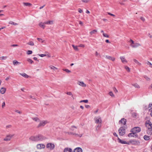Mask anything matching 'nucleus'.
<instances>
[{
	"label": "nucleus",
	"instance_id": "nucleus-1",
	"mask_svg": "<svg viewBox=\"0 0 152 152\" xmlns=\"http://www.w3.org/2000/svg\"><path fill=\"white\" fill-rule=\"evenodd\" d=\"M45 139V138L44 137L40 134H39L36 136H32L29 138L30 140L34 141H41Z\"/></svg>",
	"mask_w": 152,
	"mask_h": 152
},
{
	"label": "nucleus",
	"instance_id": "nucleus-2",
	"mask_svg": "<svg viewBox=\"0 0 152 152\" xmlns=\"http://www.w3.org/2000/svg\"><path fill=\"white\" fill-rule=\"evenodd\" d=\"M125 126L124 127H121L118 129V132L119 134L121 136H123L125 134Z\"/></svg>",
	"mask_w": 152,
	"mask_h": 152
},
{
	"label": "nucleus",
	"instance_id": "nucleus-3",
	"mask_svg": "<svg viewBox=\"0 0 152 152\" xmlns=\"http://www.w3.org/2000/svg\"><path fill=\"white\" fill-rule=\"evenodd\" d=\"M95 123H99L98 125L97 126L96 129H97L98 128V129H99L101 127V118L100 117L95 118Z\"/></svg>",
	"mask_w": 152,
	"mask_h": 152
},
{
	"label": "nucleus",
	"instance_id": "nucleus-4",
	"mask_svg": "<svg viewBox=\"0 0 152 152\" xmlns=\"http://www.w3.org/2000/svg\"><path fill=\"white\" fill-rule=\"evenodd\" d=\"M48 123V122L47 120L40 121L39 123L37 126V127L39 128L40 127L44 126Z\"/></svg>",
	"mask_w": 152,
	"mask_h": 152
},
{
	"label": "nucleus",
	"instance_id": "nucleus-5",
	"mask_svg": "<svg viewBox=\"0 0 152 152\" xmlns=\"http://www.w3.org/2000/svg\"><path fill=\"white\" fill-rule=\"evenodd\" d=\"M141 128L140 127H134V136L136 137H137V135L135 134L141 131Z\"/></svg>",
	"mask_w": 152,
	"mask_h": 152
},
{
	"label": "nucleus",
	"instance_id": "nucleus-6",
	"mask_svg": "<svg viewBox=\"0 0 152 152\" xmlns=\"http://www.w3.org/2000/svg\"><path fill=\"white\" fill-rule=\"evenodd\" d=\"M14 134H9L6 136L4 139V140L5 141H8L11 140L12 138L14 136Z\"/></svg>",
	"mask_w": 152,
	"mask_h": 152
},
{
	"label": "nucleus",
	"instance_id": "nucleus-7",
	"mask_svg": "<svg viewBox=\"0 0 152 152\" xmlns=\"http://www.w3.org/2000/svg\"><path fill=\"white\" fill-rule=\"evenodd\" d=\"M46 147L47 148H48L50 150H52L54 148L55 145L53 144L49 143L47 144Z\"/></svg>",
	"mask_w": 152,
	"mask_h": 152
},
{
	"label": "nucleus",
	"instance_id": "nucleus-8",
	"mask_svg": "<svg viewBox=\"0 0 152 152\" xmlns=\"http://www.w3.org/2000/svg\"><path fill=\"white\" fill-rule=\"evenodd\" d=\"M145 124L147 129L152 128V124L150 121H146Z\"/></svg>",
	"mask_w": 152,
	"mask_h": 152
},
{
	"label": "nucleus",
	"instance_id": "nucleus-9",
	"mask_svg": "<svg viewBox=\"0 0 152 152\" xmlns=\"http://www.w3.org/2000/svg\"><path fill=\"white\" fill-rule=\"evenodd\" d=\"M118 140L119 142L123 144H129L130 143H131L132 142L131 141H130L129 142H127L120 139L119 137L118 138Z\"/></svg>",
	"mask_w": 152,
	"mask_h": 152
},
{
	"label": "nucleus",
	"instance_id": "nucleus-10",
	"mask_svg": "<svg viewBox=\"0 0 152 152\" xmlns=\"http://www.w3.org/2000/svg\"><path fill=\"white\" fill-rule=\"evenodd\" d=\"M126 120L124 118H122L119 121V123L122 125H126Z\"/></svg>",
	"mask_w": 152,
	"mask_h": 152
},
{
	"label": "nucleus",
	"instance_id": "nucleus-11",
	"mask_svg": "<svg viewBox=\"0 0 152 152\" xmlns=\"http://www.w3.org/2000/svg\"><path fill=\"white\" fill-rule=\"evenodd\" d=\"M120 58L121 61L122 63L124 64H125L127 63V61L125 58V57L124 56H121Z\"/></svg>",
	"mask_w": 152,
	"mask_h": 152
},
{
	"label": "nucleus",
	"instance_id": "nucleus-12",
	"mask_svg": "<svg viewBox=\"0 0 152 152\" xmlns=\"http://www.w3.org/2000/svg\"><path fill=\"white\" fill-rule=\"evenodd\" d=\"M77 83L79 85L83 87H85L86 86V84L83 81H78Z\"/></svg>",
	"mask_w": 152,
	"mask_h": 152
},
{
	"label": "nucleus",
	"instance_id": "nucleus-13",
	"mask_svg": "<svg viewBox=\"0 0 152 152\" xmlns=\"http://www.w3.org/2000/svg\"><path fill=\"white\" fill-rule=\"evenodd\" d=\"M37 148L38 149H41V148H44L45 147V146L43 144H38L37 146Z\"/></svg>",
	"mask_w": 152,
	"mask_h": 152
},
{
	"label": "nucleus",
	"instance_id": "nucleus-14",
	"mask_svg": "<svg viewBox=\"0 0 152 152\" xmlns=\"http://www.w3.org/2000/svg\"><path fill=\"white\" fill-rule=\"evenodd\" d=\"M147 133L149 135H152V128L147 129L146 130Z\"/></svg>",
	"mask_w": 152,
	"mask_h": 152
},
{
	"label": "nucleus",
	"instance_id": "nucleus-15",
	"mask_svg": "<svg viewBox=\"0 0 152 152\" xmlns=\"http://www.w3.org/2000/svg\"><path fill=\"white\" fill-rule=\"evenodd\" d=\"M106 58L107 59L111 60L113 61H114L115 60V58L109 56H106Z\"/></svg>",
	"mask_w": 152,
	"mask_h": 152
},
{
	"label": "nucleus",
	"instance_id": "nucleus-16",
	"mask_svg": "<svg viewBox=\"0 0 152 152\" xmlns=\"http://www.w3.org/2000/svg\"><path fill=\"white\" fill-rule=\"evenodd\" d=\"M73 152H83V151L81 148H77L74 150Z\"/></svg>",
	"mask_w": 152,
	"mask_h": 152
},
{
	"label": "nucleus",
	"instance_id": "nucleus-17",
	"mask_svg": "<svg viewBox=\"0 0 152 152\" xmlns=\"http://www.w3.org/2000/svg\"><path fill=\"white\" fill-rule=\"evenodd\" d=\"M6 89L4 87L1 88L0 90V93L2 94H4L6 91Z\"/></svg>",
	"mask_w": 152,
	"mask_h": 152
},
{
	"label": "nucleus",
	"instance_id": "nucleus-18",
	"mask_svg": "<svg viewBox=\"0 0 152 152\" xmlns=\"http://www.w3.org/2000/svg\"><path fill=\"white\" fill-rule=\"evenodd\" d=\"M64 152H72V151L70 148H67L64 149Z\"/></svg>",
	"mask_w": 152,
	"mask_h": 152
},
{
	"label": "nucleus",
	"instance_id": "nucleus-19",
	"mask_svg": "<svg viewBox=\"0 0 152 152\" xmlns=\"http://www.w3.org/2000/svg\"><path fill=\"white\" fill-rule=\"evenodd\" d=\"M23 4L24 6L28 7H30L32 6L31 4L28 2H23Z\"/></svg>",
	"mask_w": 152,
	"mask_h": 152
},
{
	"label": "nucleus",
	"instance_id": "nucleus-20",
	"mask_svg": "<svg viewBox=\"0 0 152 152\" xmlns=\"http://www.w3.org/2000/svg\"><path fill=\"white\" fill-rule=\"evenodd\" d=\"M126 1V0H120L119 3L121 5H125V2Z\"/></svg>",
	"mask_w": 152,
	"mask_h": 152
},
{
	"label": "nucleus",
	"instance_id": "nucleus-21",
	"mask_svg": "<svg viewBox=\"0 0 152 152\" xmlns=\"http://www.w3.org/2000/svg\"><path fill=\"white\" fill-rule=\"evenodd\" d=\"M134 144L136 145H139L140 144V142L139 140H134Z\"/></svg>",
	"mask_w": 152,
	"mask_h": 152
},
{
	"label": "nucleus",
	"instance_id": "nucleus-22",
	"mask_svg": "<svg viewBox=\"0 0 152 152\" xmlns=\"http://www.w3.org/2000/svg\"><path fill=\"white\" fill-rule=\"evenodd\" d=\"M53 23V20H49L46 22H44L45 24H52Z\"/></svg>",
	"mask_w": 152,
	"mask_h": 152
},
{
	"label": "nucleus",
	"instance_id": "nucleus-23",
	"mask_svg": "<svg viewBox=\"0 0 152 152\" xmlns=\"http://www.w3.org/2000/svg\"><path fill=\"white\" fill-rule=\"evenodd\" d=\"M49 67L50 69H52L53 70H56L58 69V68H57L55 67V66H53L51 65H50L49 66Z\"/></svg>",
	"mask_w": 152,
	"mask_h": 152
},
{
	"label": "nucleus",
	"instance_id": "nucleus-24",
	"mask_svg": "<svg viewBox=\"0 0 152 152\" xmlns=\"http://www.w3.org/2000/svg\"><path fill=\"white\" fill-rule=\"evenodd\" d=\"M144 139L146 140H148L150 139V137L146 135H145L143 137Z\"/></svg>",
	"mask_w": 152,
	"mask_h": 152
},
{
	"label": "nucleus",
	"instance_id": "nucleus-25",
	"mask_svg": "<svg viewBox=\"0 0 152 152\" xmlns=\"http://www.w3.org/2000/svg\"><path fill=\"white\" fill-rule=\"evenodd\" d=\"M72 46L73 48L75 50L77 51H79V50L78 48V46H75L74 45H72Z\"/></svg>",
	"mask_w": 152,
	"mask_h": 152
},
{
	"label": "nucleus",
	"instance_id": "nucleus-26",
	"mask_svg": "<svg viewBox=\"0 0 152 152\" xmlns=\"http://www.w3.org/2000/svg\"><path fill=\"white\" fill-rule=\"evenodd\" d=\"M97 32V30L96 29H94L90 32L89 33L91 35H92L93 34H95Z\"/></svg>",
	"mask_w": 152,
	"mask_h": 152
},
{
	"label": "nucleus",
	"instance_id": "nucleus-27",
	"mask_svg": "<svg viewBox=\"0 0 152 152\" xmlns=\"http://www.w3.org/2000/svg\"><path fill=\"white\" fill-rule=\"evenodd\" d=\"M44 24V23L41 22L39 24V25L40 27L44 29L45 28V26Z\"/></svg>",
	"mask_w": 152,
	"mask_h": 152
},
{
	"label": "nucleus",
	"instance_id": "nucleus-28",
	"mask_svg": "<svg viewBox=\"0 0 152 152\" xmlns=\"http://www.w3.org/2000/svg\"><path fill=\"white\" fill-rule=\"evenodd\" d=\"M131 133H129L128 135V136L129 137H132L133 136V129H132L131 130Z\"/></svg>",
	"mask_w": 152,
	"mask_h": 152
},
{
	"label": "nucleus",
	"instance_id": "nucleus-29",
	"mask_svg": "<svg viewBox=\"0 0 152 152\" xmlns=\"http://www.w3.org/2000/svg\"><path fill=\"white\" fill-rule=\"evenodd\" d=\"M32 119L33 120L36 122H39V119L37 117L32 118Z\"/></svg>",
	"mask_w": 152,
	"mask_h": 152
},
{
	"label": "nucleus",
	"instance_id": "nucleus-30",
	"mask_svg": "<svg viewBox=\"0 0 152 152\" xmlns=\"http://www.w3.org/2000/svg\"><path fill=\"white\" fill-rule=\"evenodd\" d=\"M13 65H14L19 64H20V63L16 60L13 61Z\"/></svg>",
	"mask_w": 152,
	"mask_h": 152
},
{
	"label": "nucleus",
	"instance_id": "nucleus-31",
	"mask_svg": "<svg viewBox=\"0 0 152 152\" xmlns=\"http://www.w3.org/2000/svg\"><path fill=\"white\" fill-rule=\"evenodd\" d=\"M20 74L23 77L26 78H28L29 77V76L28 75H27L25 73H23L22 74L20 73Z\"/></svg>",
	"mask_w": 152,
	"mask_h": 152
},
{
	"label": "nucleus",
	"instance_id": "nucleus-32",
	"mask_svg": "<svg viewBox=\"0 0 152 152\" xmlns=\"http://www.w3.org/2000/svg\"><path fill=\"white\" fill-rule=\"evenodd\" d=\"M140 46V44L138 43H134V48H137Z\"/></svg>",
	"mask_w": 152,
	"mask_h": 152
},
{
	"label": "nucleus",
	"instance_id": "nucleus-33",
	"mask_svg": "<svg viewBox=\"0 0 152 152\" xmlns=\"http://www.w3.org/2000/svg\"><path fill=\"white\" fill-rule=\"evenodd\" d=\"M9 24H11V25H15V26H16V25H18V23H14V22H13L12 21H10L9 22Z\"/></svg>",
	"mask_w": 152,
	"mask_h": 152
},
{
	"label": "nucleus",
	"instance_id": "nucleus-34",
	"mask_svg": "<svg viewBox=\"0 0 152 152\" xmlns=\"http://www.w3.org/2000/svg\"><path fill=\"white\" fill-rule=\"evenodd\" d=\"M134 86L135 88H140V86L137 83H135L134 84Z\"/></svg>",
	"mask_w": 152,
	"mask_h": 152
},
{
	"label": "nucleus",
	"instance_id": "nucleus-35",
	"mask_svg": "<svg viewBox=\"0 0 152 152\" xmlns=\"http://www.w3.org/2000/svg\"><path fill=\"white\" fill-rule=\"evenodd\" d=\"M134 62L136 64H137V65H141V64L137 60H136L134 59Z\"/></svg>",
	"mask_w": 152,
	"mask_h": 152
},
{
	"label": "nucleus",
	"instance_id": "nucleus-36",
	"mask_svg": "<svg viewBox=\"0 0 152 152\" xmlns=\"http://www.w3.org/2000/svg\"><path fill=\"white\" fill-rule=\"evenodd\" d=\"M27 44L31 46H33L34 45V42L32 41H29Z\"/></svg>",
	"mask_w": 152,
	"mask_h": 152
},
{
	"label": "nucleus",
	"instance_id": "nucleus-37",
	"mask_svg": "<svg viewBox=\"0 0 152 152\" xmlns=\"http://www.w3.org/2000/svg\"><path fill=\"white\" fill-rule=\"evenodd\" d=\"M7 56H1L0 57V60H5L7 58Z\"/></svg>",
	"mask_w": 152,
	"mask_h": 152
},
{
	"label": "nucleus",
	"instance_id": "nucleus-38",
	"mask_svg": "<svg viewBox=\"0 0 152 152\" xmlns=\"http://www.w3.org/2000/svg\"><path fill=\"white\" fill-rule=\"evenodd\" d=\"M27 61L28 62H30L31 64H32L34 62L30 58L28 59H27Z\"/></svg>",
	"mask_w": 152,
	"mask_h": 152
},
{
	"label": "nucleus",
	"instance_id": "nucleus-39",
	"mask_svg": "<svg viewBox=\"0 0 152 152\" xmlns=\"http://www.w3.org/2000/svg\"><path fill=\"white\" fill-rule=\"evenodd\" d=\"M125 68L128 72H129L130 71V68L127 66H125Z\"/></svg>",
	"mask_w": 152,
	"mask_h": 152
},
{
	"label": "nucleus",
	"instance_id": "nucleus-40",
	"mask_svg": "<svg viewBox=\"0 0 152 152\" xmlns=\"http://www.w3.org/2000/svg\"><path fill=\"white\" fill-rule=\"evenodd\" d=\"M109 94L112 97H114L115 96L113 93L111 91L109 92Z\"/></svg>",
	"mask_w": 152,
	"mask_h": 152
},
{
	"label": "nucleus",
	"instance_id": "nucleus-41",
	"mask_svg": "<svg viewBox=\"0 0 152 152\" xmlns=\"http://www.w3.org/2000/svg\"><path fill=\"white\" fill-rule=\"evenodd\" d=\"M103 37H107V38H109V36L108 34H107L106 33H104V34H103Z\"/></svg>",
	"mask_w": 152,
	"mask_h": 152
},
{
	"label": "nucleus",
	"instance_id": "nucleus-42",
	"mask_svg": "<svg viewBox=\"0 0 152 152\" xmlns=\"http://www.w3.org/2000/svg\"><path fill=\"white\" fill-rule=\"evenodd\" d=\"M146 63L148 65L150 66H151V67H152V66H152V64L149 61H146Z\"/></svg>",
	"mask_w": 152,
	"mask_h": 152
},
{
	"label": "nucleus",
	"instance_id": "nucleus-43",
	"mask_svg": "<svg viewBox=\"0 0 152 152\" xmlns=\"http://www.w3.org/2000/svg\"><path fill=\"white\" fill-rule=\"evenodd\" d=\"M77 129V127L75 126H72L71 127L70 129L72 130H74Z\"/></svg>",
	"mask_w": 152,
	"mask_h": 152
},
{
	"label": "nucleus",
	"instance_id": "nucleus-44",
	"mask_svg": "<svg viewBox=\"0 0 152 152\" xmlns=\"http://www.w3.org/2000/svg\"><path fill=\"white\" fill-rule=\"evenodd\" d=\"M144 77L147 81H149L150 80V79L146 76H144Z\"/></svg>",
	"mask_w": 152,
	"mask_h": 152
},
{
	"label": "nucleus",
	"instance_id": "nucleus-45",
	"mask_svg": "<svg viewBox=\"0 0 152 152\" xmlns=\"http://www.w3.org/2000/svg\"><path fill=\"white\" fill-rule=\"evenodd\" d=\"M32 53V51L30 50H28L27 51V54L28 55H30V54H31Z\"/></svg>",
	"mask_w": 152,
	"mask_h": 152
},
{
	"label": "nucleus",
	"instance_id": "nucleus-46",
	"mask_svg": "<svg viewBox=\"0 0 152 152\" xmlns=\"http://www.w3.org/2000/svg\"><path fill=\"white\" fill-rule=\"evenodd\" d=\"M63 70L68 73H70L71 72V71L70 70L67 69H63Z\"/></svg>",
	"mask_w": 152,
	"mask_h": 152
},
{
	"label": "nucleus",
	"instance_id": "nucleus-47",
	"mask_svg": "<svg viewBox=\"0 0 152 152\" xmlns=\"http://www.w3.org/2000/svg\"><path fill=\"white\" fill-rule=\"evenodd\" d=\"M37 39L39 42H41L42 43L44 41L42 40V39L41 38H37Z\"/></svg>",
	"mask_w": 152,
	"mask_h": 152
},
{
	"label": "nucleus",
	"instance_id": "nucleus-48",
	"mask_svg": "<svg viewBox=\"0 0 152 152\" xmlns=\"http://www.w3.org/2000/svg\"><path fill=\"white\" fill-rule=\"evenodd\" d=\"M148 108L150 110L152 108V104H149Z\"/></svg>",
	"mask_w": 152,
	"mask_h": 152
},
{
	"label": "nucleus",
	"instance_id": "nucleus-49",
	"mask_svg": "<svg viewBox=\"0 0 152 152\" xmlns=\"http://www.w3.org/2000/svg\"><path fill=\"white\" fill-rule=\"evenodd\" d=\"M138 117V115L136 113H134V116H133L134 118L135 117Z\"/></svg>",
	"mask_w": 152,
	"mask_h": 152
},
{
	"label": "nucleus",
	"instance_id": "nucleus-50",
	"mask_svg": "<svg viewBox=\"0 0 152 152\" xmlns=\"http://www.w3.org/2000/svg\"><path fill=\"white\" fill-rule=\"evenodd\" d=\"M140 19L143 22H144L145 20V19L142 17H140Z\"/></svg>",
	"mask_w": 152,
	"mask_h": 152
},
{
	"label": "nucleus",
	"instance_id": "nucleus-51",
	"mask_svg": "<svg viewBox=\"0 0 152 152\" xmlns=\"http://www.w3.org/2000/svg\"><path fill=\"white\" fill-rule=\"evenodd\" d=\"M38 55L41 57H43L44 56H46V55L44 54H38Z\"/></svg>",
	"mask_w": 152,
	"mask_h": 152
},
{
	"label": "nucleus",
	"instance_id": "nucleus-52",
	"mask_svg": "<svg viewBox=\"0 0 152 152\" xmlns=\"http://www.w3.org/2000/svg\"><path fill=\"white\" fill-rule=\"evenodd\" d=\"M113 90L115 93H117L118 92V90L116 89V88H113Z\"/></svg>",
	"mask_w": 152,
	"mask_h": 152
},
{
	"label": "nucleus",
	"instance_id": "nucleus-53",
	"mask_svg": "<svg viewBox=\"0 0 152 152\" xmlns=\"http://www.w3.org/2000/svg\"><path fill=\"white\" fill-rule=\"evenodd\" d=\"M78 46L79 47H80L83 48L85 47V45L83 44H80Z\"/></svg>",
	"mask_w": 152,
	"mask_h": 152
},
{
	"label": "nucleus",
	"instance_id": "nucleus-54",
	"mask_svg": "<svg viewBox=\"0 0 152 152\" xmlns=\"http://www.w3.org/2000/svg\"><path fill=\"white\" fill-rule=\"evenodd\" d=\"M11 127H12V125H7V126H6V129H8V128H10Z\"/></svg>",
	"mask_w": 152,
	"mask_h": 152
},
{
	"label": "nucleus",
	"instance_id": "nucleus-55",
	"mask_svg": "<svg viewBox=\"0 0 152 152\" xmlns=\"http://www.w3.org/2000/svg\"><path fill=\"white\" fill-rule=\"evenodd\" d=\"M78 12L80 13H81L83 12V10L80 8H78Z\"/></svg>",
	"mask_w": 152,
	"mask_h": 152
},
{
	"label": "nucleus",
	"instance_id": "nucleus-56",
	"mask_svg": "<svg viewBox=\"0 0 152 152\" xmlns=\"http://www.w3.org/2000/svg\"><path fill=\"white\" fill-rule=\"evenodd\" d=\"M82 1L83 2L88 3L89 1V0H82Z\"/></svg>",
	"mask_w": 152,
	"mask_h": 152
},
{
	"label": "nucleus",
	"instance_id": "nucleus-57",
	"mask_svg": "<svg viewBox=\"0 0 152 152\" xmlns=\"http://www.w3.org/2000/svg\"><path fill=\"white\" fill-rule=\"evenodd\" d=\"M5 103L4 102L2 104V108H3L5 106Z\"/></svg>",
	"mask_w": 152,
	"mask_h": 152
},
{
	"label": "nucleus",
	"instance_id": "nucleus-58",
	"mask_svg": "<svg viewBox=\"0 0 152 152\" xmlns=\"http://www.w3.org/2000/svg\"><path fill=\"white\" fill-rule=\"evenodd\" d=\"M66 94L67 95H69V96H71V95L72 96V93L70 92H67Z\"/></svg>",
	"mask_w": 152,
	"mask_h": 152
},
{
	"label": "nucleus",
	"instance_id": "nucleus-59",
	"mask_svg": "<svg viewBox=\"0 0 152 152\" xmlns=\"http://www.w3.org/2000/svg\"><path fill=\"white\" fill-rule=\"evenodd\" d=\"M15 112L20 114H21L22 113V112L21 111H19L18 110H16L15 111Z\"/></svg>",
	"mask_w": 152,
	"mask_h": 152
},
{
	"label": "nucleus",
	"instance_id": "nucleus-60",
	"mask_svg": "<svg viewBox=\"0 0 152 152\" xmlns=\"http://www.w3.org/2000/svg\"><path fill=\"white\" fill-rule=\"evenodd\" d=\"M108 14H109V15H111V16H113V17H115V16L113 14H112L111 13H108Z\"/></svg>",
	"mask_w": 152,
	"mask_h": 152
},
{
	"label": "nucleus",
	"instance_id": "nucleus-61",
	"mask_svg": "<svg viewBox=\"0 0 152 152\" xmlns=\"http://www.w3.org/2000/svg\"><path fill=\"white\" fill-rule=\"evenodd\" d=\"M83 102L85 103H87L88 102V100L87 99L83 100Z\"/></svg>",
	"mask_w": 152,
	"mask_h": 152
},
{
	"label": "nucleus",
	"instance_id": "nucleus-62",
	"mask_svg": "<svg viewBox=\"0 0 152 152\" xmlns=\"http://www.w3.org/2000/svg\"><path fill=\"white\" fill-rule=\"evenodd\" d=\"M113 134L114 136H116V137H118V135L116 133H115V132L114 133H113Z\"/></svg>",
	"mask_w": 152,
	"mask_h": 152
},
{
	"label": "nucleus",
	"instance_id": "nucleus-63",
	"mask_svg": "<svg viewBox=\"0 0 152 152\" xmlns=\"http://www.w3.org/2000/svg\"><path fill=\"white\" fill-rule=\"evenodd\" d=\"M69 134H72L73 135H78V134H77L76 133H73L71 132L69 133Z\"/></svg>",
	"mask_w": 152,
	"mask_h": 152
},
{
	"label": "nucleus",
	"instance_id": "nucleus-64",
	"mask_svg": "<svg viewBox=\"0 0 152 152\" xmlns=\"http://www.w3.org/2000/svg\"><path fill=\"white\" fill-rule=\"evenodd\" d=\"M18 46V45H15V44L12 45H11V46L12 47H17Z\"/></svg>",
	"mask_w": 152,
	"mask_h": 152
}]
</instances>
